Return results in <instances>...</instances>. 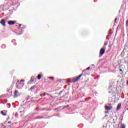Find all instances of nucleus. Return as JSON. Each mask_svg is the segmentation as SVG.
<instances>
[{
	"label": "nucleus",
	"instance_id": "f03ea898",
	"mask_svg": "<svg viewBox=\"0 0 128 128\" xmlns=\"http://www.w3.org/2000/svg\"><path fill=\"white\" fill-rule=\"evenodd\" d=\"M69 82H78V80H76V78H70L69 79Z\"/></svg>",
	"mask_w": 128,
	"mask_h": 128
},
{
	"label": "nucleus",
	"instance_id": "423d86ee",
	"mask_svg": "<svg viewBox=\"0 0 128 128\" xmlns=\"http://www.w3.org/2000/svg\"><path fill=\"white\" fill-rule=\"evenodd\" d=\"M106 46H108V42L105 41L104 42V44L102 46V48L106 49Z\"/></svg>",
	"mask_w": 128,
	"mask_h": 128
},
{
	"label": "nucleus",
	"instance_id": "cd10ccee",
	"mask_svg": "<svg viewBox=\"0 0 128 128\" xmlns=\"http://www.w3.org/2000/svg\"><path fill=\"white\" fill-rule=\"evenodd\" d=\"M36 118H42L41 117H38Z\"/></svg>",
	"mask_w": 128,
	"mask_h": 128
},
{
	"label": "nucleus",
	"instance_id": "6ab92c4d",
	"mask_svg": "<svg viewBox=\"0 0 128 128\" xmlns=\"http://www.w3.org/2000/svg\"><path fill=\"white\" fill-rule=\"evenodd\" d=\"M21 82H24V80H20Z\"/></svg>",
	"mask_w": 128,
	"mask_h": 128
},
{
	"label": "nucleus",
	"instance_id": "ddd939ff",
	"mask_svg": "<svg viewBox=\"0 0 128 128\" xmlns=\"http://www.w3.org/2000/svg\"><path fill=\"white\" fill-rule=\"evenodd\" d=\"M121 128H126V126L124 125V124H122L120 126Z\"/></svg>",
	"mask_w": 128,
	"mask_h": 128
},
{
	"label": "nucleus",
	"instance_id": "6e6552de",
	"mask_svg": "<svg viewBox=\"0 0 128 128\" xmlns=\"http://www.w3.org/2000/svg\"><path fill=\"white\" fill-rule=\"evenodd\" d=\"M120 106H122V104H119L117 106L116 110H120Z\"/></svg>",
	"mask_w": 128,
	"mask_h": 128
},
{
	"label": "nucleus",
	"instance_id": "f8f14e48",
	"mask_svg": "<svg viewBox=\"0 0 128 128\" xmlns=\"http://www.w3.org/2000/svg\"><path fill=\"white\" fill-rule=\"evenodd\" d=\"M1 48H6V44H3L2 45Z\"/></svg>",
	"mask_w": 128,
	"mask_h": 128
},
{
	"label": "nucleus",
	"instance_id": "72a5a7b5",
	"mask_svg": "<svg viewBox=\"0 0 128 128\" xmlns=\"http://www.w3.org/2000/svg\"><path fill=\"white\" fill-rule=\"evenodd\" d=\"M122 69H120V71L122 72Z\"/></svg>",
	"mask_w": 128,
	"mask_h": 128
},
{
	"label": "nucleus",
	"instance_id": "bb28decb",
	"mask_svg": "<svg viewBox=\"0 0 128 128\" xmlns=\"http://www.w3.org/2000/svg\"><path fill=\"white\" fill-rule=\"evenodd\" d=\"M12 122L10 121L8 122V124H10Z\"/></svg>",
	"mask_w": 128,
	"mask_h": 128
},
{
	"label": "nucleus",
	"instance_id": "dca6fc26",
	"mask_svg": "<svg viewBox=\"0 0 128 128\" xmlns=\"http://www.w3.org/2000/svg\"><path fill=\"white\" fill-rule=\"evenodd\" d=\"M36 88V86H32L31 87L30 90H34Z\"/></svg>",
	"mask_w": 128,
	"mask_h": 128
},
{
	"label": "nucleus",
	"instance_id": "4c0bfd02",
	"mask_svg": "<svg viewBox=\"0 0 128 128\" xmlns=\"http://www.w3.org/2000/svg\"><path fill=\"white\" fill-rule=\"evenodd\" d=\"M9 104V105H10V104Z\"/></svg>",
	"mask_w": 128,
	"mask_h": 128
},
{
	"label": "nucleus",
	"instance_id": "c85d7f7f",
	"mask_svg": "<svg viewBox=\"0 0 128 128\" xmlns=\"http://www.w3.org/2000/svg\"><path fill=\"white\" fill-rule=\"evenodd\" d=\"M19 26H22V24H19Z\"/></svg>",
	"mask_w": 128,
	"mask_h": 128
},
{
	"label": "nucleus",
	"instance_id": "c756f323",
	"mask_svg": "<svg viewBox=\"0 0 128 128\" xmlns=\"http://www.w3.org/2000/svg\"><path fill=\"white\" fill-rule=\"evenodd\" d=\"M46 95H47V96H50V94H46Z\"/></svg>",
	"mask_w": 128,
	"mask_h": 128
},
{
	"label": "nucleus",
	"instance_id": "2f4dec72",
	"mask_svg": "<svg viewBox=\"0 0 128 128\" xmlns=\"http://www.w3.org/2000/svg\"><path fill=\"white\" fill-rule=\"evenodd\" d=\"M12 42H14V40H12Z\"/></svg>",
	"mask_w": 128,
	"mask_h": 128
},
{
	"label": "nucleus",
	"instance_id": "393cba45",
	"mask_svg": "<svg viewBox=\"0 0 128 128\" xmlns=\"http://www.w3.org/2000/svg\"><path fill=\"white\" fill-rule=\"evenodd\" d=\"M117 20H118V18H116L115 20H114L115 22H116Z\"/></svg>",
	"mask_w": 128,
	"mask_h": 128
},
{
	"label": "nucleus",
	"instance_id": "a211bd4d",
	"mask_svg": "<svg viewBox=\"0 0 128 128\" xmlns=\"http://www.w3.org/2000/svg\"><path fill=\"white\" fill-rule=\"evenodd\" d=\"M34 110H38H38H40V109L38 108H36V109H34Z\"/></svg>",
	"mask_w": 128,
	"mask_h": 128
},
{
	"label": "nucleus",
	"instance_id": "b1692460",
	"mask_svg": "<svg viewBox=\"0 0 128 128\" xmlns=\"http://www.w3.org/2000/svg\"><path fill=\"white\" fill-rule=\"evenodd\" d=\"M86 69H84V70H82L83 72H86Z\"/></svg>",
	"mask_w": 128,
	"mask_h": 128
},
{
	"label": "nucleus",
	"instance_id": "1a4fd4ad",
	"mask_svg": "<svg viewBox=\"0 0 128 128\" xmlns=\"http://www.w3.org/2000/svg\"><path fill=\"white\" fill-rule=\"evenodd\" d=\"M82 74H80V76H78V77L76 78V80H77V82L78 81V80L80 78H82Z\"/></svg>",
	"mask_w": 128,
	"mask_h": 128
},
{
	"label": "nucleus",
	"instance_id": "412c9836",
	"mask_svg": "<svg viewBox=\"0 0 128 128\" xmlns=\"http://www.w3.org/2000/svg\"><path fill=\"white\" fill-rule=\"evenodd\" d=\"M48 78H50L52 79V80H54V77H48Z\"/></svg>",
	"mask_w": 128,
	"mask_h": 128
},
{
	"label": "nucleus",
	"instance_id": "aec40b11",
	"mask_svg": "<svg viewBox=\"0 0 128 128\" xmlns=\"http://www.w3.org/2000/svg\"><path fill=\"white\" fill-rule=\"evenodd\" d=\"M62 90L60 91L59 93V96H60L62 94Z\"/></svg>",
	"mask_w": 128,
	"mask_h": 128
},
{
	"label": "nucleus",
	"instance_id": "5701e85b",
	"mask_svg": "<svg viewBox=\"0 0 128 128\" xmlns=\"http://www.w3.org/2000/svg\"><path fill=\"white\" fill-rule=\"evenodd\" d=\"M90 67H88L87 68H86V70H90Z\"/></svg>",
	"mask_w": 128,
	"mask_h": 128
},
{
	"label": "nucleus",
	"instance_id": "7ed1b4c3",
	"mask_svg": "<svg viewBox=\"0 0 128 128\" xmlns=\"http://www.w3.org/2000/svg\"><path fill=\"white\" fill-rule=\"evenodd\" d=\"M20 96V93L18 92V90H15L14 92V98H18Z\"/></svg>",
	"mask_w": 128,
	"mask_h": 128
},
{
	"label": "nucleus",
	"instance_id": "f257e3e1",
	"mask_svg": "<svg viewBox=\"0 0 128 128\" xmlns=\"http://www.w3.org/2000/svg\"><path fill=\"white\" fill-rule=\"evenodd\" d=\"M106 48H102L100 50L99 58H102V56H104V52H106Z\"/></svg>",
	"mask_w": 128,
	"mask_h": 128
},
{
	"label": "nucleus",
	"instance_id": "f704fd0d",
	"mask_svg": "<svg viewBox=\"0 0 128 128\" xmlns=\"http://www.w3.org/2000/svg\"><path fill=\"white\" fill-rule=\"evenodd\" d=\"M105 116H108V115H106Z\"/></svg>",
	"mask_w": 128,
	"mask_h": 128
},
{
	"label": "nucleus",
	"instance_id": "c9c22d12",
	"mask_svg": "<svg viewBox=\"0 0 128 128\" xmlns=\"http://www.w3.org/2000/svg\"><path fill=\"white\" fill-rule=\"evenodd\" d=\"M127 110H128V108H127Z\"/></svg>",
	"mask_w": 128,
	"mask_h": 128
},
{
	"label": "nucleus",
	"instance_id": "e433bc0d",
	"mask_svg": "<svg viewBox=\"0 0 128 128\" xmlns=\"http://www.w3.org/2000/svg\"><path fill=\"white\" fill-rule=\"evenodd\" d=\"M124 114V112H123V114Z\"/></svg>",
	"mask_w": 128,
	"mask_h": 128
},
{
	"label": "nucleus",
	"instance_id": "7c9ffc66",
	"mask_svg": "<svg viewBox=\"0 0 128 128\" xmlns=\"http://www.w3.org/2000/svg\"><path fill=\"white\" fill-rule=\"evenodd\" d=\"M94 66V64H92V66Z\"/></svg>",
	"mask_w": 128,
	"mask_h": 128
},
{
	"label": "nucleus",
	"instance_id": "0eeeda50",
	"mask_svg": "<svg viewBox=\"0 0 128 128\" xmlns=\"http://www.w3.org/2000/svg\"><path fill=\"white\" fill-rule=\"evenodd\" d=\"M105 108L106 110H112V106H106Z\"/></svg>",
	"mask_w": 128,
	"mask_h": 128
},
{
	"label": "nucleus",
	"instance_id": "20e7f679",
	"mask_svg": "<svg viewBox=\"0 0 128 128\" xmlns=\"http://www.w3.org/2000/svg\"><path fill=\"white\" fill-rule=\"evenodd\" d=\"M1 24H2L3 26H6V21L4 20H2L0 22Z\"/></svg>",
	"mask_w": 128,
	"mask_h": 128
},
{
	"label": "nucleus",
	"instance_id": "9b49d317",
	"mask_svg": "<svg viewBox=\"0 0 128 128\" xmlns=\"http://www.w3.org/2000/svg\"><path fill=\"white\" fill-rule=\"evenodd\" d=\"M40 78H42V76H40V74H38V79L40 80Z\"/></svg>",
	"mask_w": 128,
	"mask_h": 128
},
{
	"label": "nucleus",
	"instance_id": "2eb2a0df",
	"mask_svg": "<svg viewBox=\"0 0 128 128\" xmlns=\"http://www.w3.org/2000/svg\"><path fill=\"white\" fill-rule=\"evenodd\" d=\"M34 80L32 79V77H31V80H30V82H32Z\"/></svg>",
	"mask_w": 128,
	"mask_h": 128
},
{
	"label": "nucleus",
	"instance_id": "4468645a",
	"mask_svg": "<svg viewBox=\"0 0 128 128\" xmlns=\"http://www.w3.org/2000/svg\"><path fill=\"white\" fill-rule=\"evenodd\" d=\"M24 32V31H22L20 33H19L18 34V36H20V34H22V33Z\"/></svg>",
	"mask_w": 128,
	"mask_h": 128
},
{
	"label": "nucleus",
	"instance_id": "a878e982",
	"mask_svg": "<svg viewBox=\"0 0 128 128\" xmlns=\"http://www.w3.org/2000/svg\"><path fill=\"white\" fill-rule=\"evenodd\" d=\"M105 114H108V112H105Z\"/></svg>",
	"mask_w": 128,
	"mask_h": 128
},
{
	"label": "nucleus",
	"instance_id": "39448f33",
	"mask_svg": "<svg viewBox=\"0 0 128 128\" xmlns=\"http://www.w3.org/2000/svg\"><path fill=\"white\" fill-rule=\"evenodd\" d=\"M16 24V21H12V20H10L8 22V24H10V25H12V24Z\"/></svg>",
	"mask_w": 128,
	"mask_h": 128
},
{
	"label": "nucleus",
	"instance_id": "4be33fe9",
	"mask_svg": "<svg viewBox=\"0 0 128 128\" xmlns=\"http://www.w3.org/2000/svg\"><path fill=\"white\" fill-rule=\"evenodd\" d=\"M64 108H68V105H66V106H64Z\"/></svg>",
	"mask_w": 128,
	"mask_h": 128
},
{
	"label": "nucleus",
	"instance_id": "473e14b6",
	"mask_svg": "<svg viewBox=\"0 0 128 128\" xmlns=\"http://www.w3.org/2000/svg\"><path fill=\"white\" fill-rule=\"evenodd\" d=\"M6 102H8V101H6V102H5V104H6Z\"/></svg>",
	"mask_w": 128,
	"mask_h": 128
},
{
	"label": "nucleus",
	"instance_id": "9d476101",
	"mask_svg": "<svg viewBox=\"0 0 128 128\" xmlns=\"http://www.w3.org/2000/svg\"><path fill=\"white\" fill-rule=\"evenodd\" d=\"M0 114H2V116H6V113H4V111H1V112H0Z\"/></svg>",
	"mask_w": 128,
	"mask_h": 128
},
{
	"label": "nucleus",
	"instance_id": "f3484780",
	"mask_svg": "<svg viewBox=\"0 0 128 128\" xmlns=\"http://www.w3.org/2000/svg\"><path fill=\"white\" fill-rule=\"evenodd\" d=\"M126 26H128V20L126 22Z\"/></svg>",
	"mask_w": 128,
	"mask_h": 128
}]
</instances>
